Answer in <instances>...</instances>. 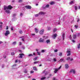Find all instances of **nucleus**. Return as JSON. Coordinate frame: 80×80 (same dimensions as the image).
<instances>
[{
	"mask_svg": "<svg viewBox=\"0 0 80 80\" xmlns=\"http://www.w3.org/2000/svg\"><path fill=\"white\" fill-rule=\"evenodd\" d=\"M12 8H13V7H12L11 5H9L7 7L6 6H4V10H6L7 9H8L9 10H11Z\"/></svg>",
	"mask_w": 80,
	"mask_h": 80,
	"instance_id": "1",
	"label": "nucleus"
},
{
	"mask_svg": "<svg viewBox=\"0 0 80 80\" xmlns=\"http://www.w3.org/2000/svg\"><path fill=\"white\" fill-rule=\"evenodd\" d=\"M10 33V31L9 30H7L6 31V33H5V36H8Z\"/></svg>",
	"mask_w": 80,
	"mask_h": 80,
	"instance_id": "2",
	"label": "nucleus"
},
{
	"mask_svg": "<svg viewBox=\"0 0 80 80\" xmlns=\"http://www.w3.org/2000/svg\"><path fill=\"white\" fill-rule=\"evenodd\" d=\"M25 8H26L27 9H30L32 8V7L30 6H26L25 7Z\"/></svg>",
	"mask_w": 80,
	"mask_h": 80,
	"instance_id": "3",
	"label": "nucleus"
},
{
	"mask_svg": "<svg viewBox=\"0 0 80 80\" xmlns=\"http://www.w3.org/2000/svg\"><path fill=\"white\" fill-rule=\"evenodd\" d=\"M44 32V29H42L39 31V34L40 35H42L43 34V33Z\"/></svg>",
	"mask_w": 80,
	"mask_h": 80,
	"instance_id": "4",
	"label": "nucleus"
},
{
	"mask_svg": "<svg viewBox=\"0 0 80 80\" xmlns=\"http://www.w3.org/2000/svg\"><path fill=\"white\" fill-rule=\"evenodd\" d=\"M69 73H73L74 74L75 73V71L74 69H72L70 70Z\"/></svg>",
	"mask_w": 80,
	"mask_h": 80,
	"instance_id": "5",
	"label": "nucleus"
},
{
	"mask_svg": "<svg viewBox=\"0 0 80 80\" xmlns=\"http://www.w3.org/2000/svg\"><path fill=\"white\" fill-rule=\"evenodd\" d=\"M45 40L44 39H42V38H40L38 40L39 42H44Z\"/></svg>",
	"mask_w": 80,
	"mask_h": 80,
	"instance_id": "6",
	"label": "nucleus"
},
{
	"mask_svg": "<svg viewBox=\"0 0 80 80\" xmlns=\"http://www.w3.org/2000/svg\"><path fill=\"white\" fill-rule=\"evenodd\" d=\"M20 56L19 57V58H23V56L25 55L23 53H20L19 54Z\"/></svg>",
	"mask_w": 80,
	"mask_h": 80,
	"instance_id": "7",
	"label": "nucleus"
},
{
	"mask_svg": "<svg viewBox=\"0 0 80 80\" xmlns=\"http://www.w3.org/2000/svg\"><path fill=\"white\" fill-rule=\"evenodd\" d=\"M5 12H6V13H10V11L8 9L6 10Z\"/></svg>",
	"mask_w": 80,
	"mask_h": 80,
	"instance_id": "8",
	"label": "nucleus"
},
{
	"mask_svg": "<svg viewBox=\"0 0 80 80\" xmlns=\"http://www.w3.org/2000/svg\"><path fill=\"white\" fill-rule=\"evenodd\" d=\"M39 15H44L45 14V13H44V12H39Z\"/></svg>",
	"mask_w": 80,
	"mask_h": 80,
	"instance_id": "9",
	"label": "nucleus"
},
{
	"mask_svg": "<svg viewBox=\"0 0 80 80\" xmlns=\"http://www.w3.org/2000/svg\"><path fill=\"white\" fill-rule=\"evenodd\" d=\"M35 32L37 33H38V29L37 28H35Z\"/></svg>",
	"mask_w": 80,
	"mask_h": 80,
	"instance_id": "10",
	"label": "nucleus"
},
{
	"mask_svg": "<svg viewBox=\"0 0 80 80\" xmlns=\"http://www.w3.org/2000/svg\"><path fill=\"white\" fill-rule=\"evenodd\" d=\"M73 38L75 39L77 38V34H74L73 36Z\"/></svg>",
	"mask_w": 80,
	"mask_h": 80,
	"instance_id": "11",
	"label": "nucleus"
},
{
	"mask_svg": "<svg viewBox=\"0 0 80 80\" xmlns=\"http://www.w3.org/2000/svg\"><path fill=\"white\" fill-rule=\"evenodd\" d=\"M46 42L47 43V44H48V43H50V40L49 39L47 40L46 41Z\"/></svg>",
	"mask_w": 80,
	"mask_h": 80,
	"instance_id": "12",
	"label": "nucleus"
},
{
	"mask_svg": "<svg viewBox=\"0 0 80 80\" xmlns=\"http://www.w3.org/2000/svg\"><path fill=\"white\" fill-rule=\"evenodd\" d=\"M58 69H57V68H55V71H54V73H57V72H58Z\"/></svg>",
	"mask_w": 80,
	"mask_h": 80,
	"instance_id": "13",
	"label": "nucleus"
},
{
	"mask_svg": "<svg viewBox=\"0 0 80 80\" xmlns=\"http://www.w3.org/2000/svg\"><path fill=\"white\" fill-rule=\"evenodd\" d=\"M57 33H55L53 35V37H54V38H55L57 37Z\"/></svg>",
	"mask_w": 80,
	"mask_h": 80,
	"instance_id": "14",
	"label": "nucleus"
},
{
	"mask_svg": "<svg viewBox=\"0 0 80 80\" xmlns=\"http://www.w3.org/2000/svg\"><path fill=\"white\" fill-rule=\"evenodd\" d=\"M54 4H55V2L53 1H52L50 3V5H54Z\"/></svg>",
	"mask_w": 80,
	"mask_h": 80,
	"instance_id": "15",
	"label": "nucleus"
},
{
	"mask_svg": "<svg viewBox=\"0 0 80 80\" xmlns=\"http://www.w3.org/2000/svg\"><path fill=\"white\" fill-rule=\"evenodd\" d=\"M69 67V66H68V64H65V68H67Z\"/></svg>",
	"mask_w": 80,
	"mask_h": 80,
	"instance_id": "16",
	"label": "nucleus"
},
{
	"mask_svg": "<svg viewBox=\"0 0 80 80\" xmlns=\"http://www.w3.org/2000/svg\"><path fill=\"white\" fill-rule=\"evenodd\" d=\"M63 60H64V59L61 58L59 60V62H63Z\"/></svg>",
	"mask_w": 80,
	"mask_h": 80,
	"instance_id": "17",
	"label": "nucleus"
},
{
	"mask_svg": "<svg viewBox=\"0 0 80 80\" xmlns=\"http://www.w3.org/2000/svg\"><path fill=\"white\" fill-rule=\"evenodd\" d=\"M62 36L63 38V40H64V38H65V33H63Z\"/></svg>",
	"mask_w": 80,
	"mask_h": 80,
	"instance_id": "18",
	"label": "nucleus"
},
{
	"mask_svg": "<svg viewBox=\"0 0 80 80\" xmlns=\"http://www.w3.org/2000/svg\"><path fill=\"white\" fill-rule=\"evenodd\" d=\"M74 27L76 28H78V25H75L74 26Z\"/></svg>",
	"mask_w": 80,
	"mask_h": 80,
	"instance_id": "19",
	"label": "nucleus"
},
{
	"mask_svg": "<svg viewBox=\"0 0 80 80\" xmlns=\"http://www.w3.org/2000/svg\"><path fill=\"white\" fill-rule=\"evenodd\" d=\"M70 57H68L67 58L66 60L68 61V60H70Z\"/></svg>",
	"mask_w": 80,
	"mask_h": 80,
	"instance_id": "20",
	"label": "nucleus"
},
{
	"mask_svg": "<svg viewBox=\"0 0 80 80\" xmlns=\"http://www.w3.org/2000/svg\"><path fill=\"white\" fill-rule=\"evenodd\" d=\"M59 56L60 57H62V53L61 52H59Z\"/></svg>",
	"mask_w": 80,
	"mask_h": 80,
	"instance_id": "21",
	"label": "nucleus"
},
{
	"mask_svg": "<svg viewBox=\"0 0 80 80\" xmlns=\"http://www.w3.org/2000/svg\"><path fill=\"white\" fill-rule=\"evenodd\" d=\"M17 43V42H13V43H12V45H16Z\"/></svg>",
	"mask_w": 80,
	"mask_h": 80,
	"instance_id": "22",
	"label": "nucleus"
},
{
	"mask_svg": "<svg viewBox=\"0 0 80 80\" xmlns=\"http://www.w3.org/2000/svg\"><path fill=\"white\" fill-rule=\"evenodd\" d=\"M33 69L34 70H37V68L35 67H33Z\"/></svg>",
	"mask_w": 80,
	"mask_h": 80,
	"instance_id": "23",
	"label": "nucleus"
},
{
	"mask_svg": "<svg viewBox=\"0 0 80 80\" xmlns=\"http://www.w3.org/2000/svg\"><path fill=\"white\" fill-rule=\"evenodd\" d=\"M39 15L40 14H39V13L38 14H35V17H38V15Z\"/></svg>",
	"mask_w": 80,
	"mask_h": 80,
	"instance_id": "24",
	"label": "nucleus"
},
{
	"mask_svg": "<svg viewBox=\"0 0 80 80\" xmlns=\"http://www.w3.org/2000/svg\"><path fill=\"white\" fill-rule=\"evenodd\" d=\"M38 63H39V61H36L34 62V64H37Z\"/></svg>",
	"mask_w": 80,
	"mask_h": 80,
	"instance_id": "25",
	"label": "nucleus"
},
{
	"mask_svg": "<svg viewBox=\"0 0 80 80\" xmlns=\"http://www.w3.org/2000/svg\"><path fill=\"white\" fill-rule=\"evenodd\" d=\"M73 1H71L69 3V5H72V4H73Z\"/></svg>",
	"mask_w": 80,
	"mask_h": 80,
	"instance_id": "26",
	"label": "nucleus"
},
{
	"mask_svg": "<svg viewBox=\"0 0 80 80\" xmlns=\"http://www.w3.org/2000/svg\"><path fill=\"white\" fill-rule=\"evenodd\" d=\"M32 56H33V55L32 54H29L28 56V57H32Z\"/></svg>",
	"mask_w": 80,
	"mask_h": 80,
	"instance_id": "27",
	"label": "nucleus"
},
{
	"mask_svg": "<svg viewBox=\"0 0 80 80\" xmlns=\"http://www.w3.org/2000/svg\"><path fill=\"white\" fill-rule=\"evenodd\" d=\"M46 8H48L49 7V5L48 4H47L46 6H45Z\"/></svg>",
	"mask_w": 80,
	"mask_h": 80,
	"instance_id": "28",
	"label": "nucleus"
},
{
	"mask_svg": "<svg viewBox=\"0 0 80 80\" xmlns=\"http://www.w3.org/2000/svg\"><path fill=\"white\" fill-rule=\"evenodd\" d=\"M28 72V71H27V69H25V70L24 71V73H27Z\"/></svg>",
	"mask_w": 80,
	"mask_h": 80,
	"instance_id": "29",
	"label": "nucleus"
},
{
	"mask_svg": "<svg viewBox=\"0 0 80 80\" xmlns=\"http://www.w3.org/2000/svg\"><path fill=\"white\" fill-rule=\"evenodd\" d=\"M57 31V29L56 28H55L54 30H53V32H55Z\"/></svg>",
	"mask_w": 80,
	"mask_h": 80,
	"instance_id": "30",
	"label": "nucleus"
},
{
	"mask_svg": "<svg viewBox=\"0 0 80 80\" xmlns=\"http://www.w3.org/2000/svg\"><path fill=\"white\" fill-rule=\"evenodd\" d=\"M46 78V77H44L43 78H41V80H44V79H45Z\"/></svg>",
	"mask_w": 80,
	"mask_h": 80,
	"instance_id": "31",
	"label": "nucleus"
},
{
	"mask_svg": "<svg viewBox=\"0 0 80 80\" xmlns=\"http://www.w3.org/2000/svg\"><path fill=\"white\" fill-rule=\"evenodd\" d=\"M19 33H20L21 34H22V33H23V32L22 30L20 31Z\"/></svg>",
	"mask_w": 80,
	"mask_h": 80,
	"instance_id": "32",
	"label": "nucleus"
},
{
	"mask_svg": "<svg viewBox=\"0 0 80 80\" xmlns=\"http://www.w3.org/2000/svg\"><path fill=\"white\" fill-rule=\"evenodd\" d=\"M37 53H38V55H40V52H38Z\"/></svg>",
	"mask_w": 80,
	"mask_h": 80,
	"instance_id": "33",
	"label": "nucleus"
},
{
	"mask_svg": "<svg viewBox=\"0 0 80 80\" xmlns=\"http://www.w3.org/2000/svg\"><path fill=\"white\" fill-rule=\"evenodd\" d=\"M37 60V57L33 59V60H34V61H35V60Z\"/></svg>",
	"mask_w": 80,
	"mask_h": 80,
	"instance_id": "34",
	"label": "nucleus"
},
{
	"mask_svg": "<svg viewBox=\"0 0 80 80\" xmlns=\"http://www.w3.org/2000/svg\"><path fill=\"white\" fill-rule=\"evenodd\" d=\"M78 48H80V44H79L78 46Z\"/></svg>",
	"mask_w": 80,
	"mask_h": 80,
	"instance_id": "35",
	"label": "nucleus"
},
{
	"mask_svg": "<svg viewBox=\"0 0 80 80\" xmlns=\"http://www.w3.org/2000/svg\"><path fill=\"white\" fill-rule=\"evenodd\" d=\"M67 52L68 53H70L71 52L69 50H68L67 51Z\"/></svg>",
	"mask_w": 80,
	"mask_h": 80,
	"instance_id": "36",
	"label": "nucleus"
},
{
	"mask_svg": "<svg viewBox=\"0 0 80 80\" xmlns=\"http://www.w3.org/2000/svg\"><path fill=\"white\" fill-rule=\"evenodd\" d=\"M69 38L70 39V40H72V35H70L69 37Z\"/></svg>",
	"mask_w": 80,
	"mask_h": 80,
	"instance_id": "37",
	"label": "nucleus"
},
{
	"mask_svg": "<svg viewBox=\"0 0 80 80\" xmlns=\"http://www.w3.org/2000/svg\"><path fill=\"white\" fill-rule=\"evenodd\" d=\"M53 61H54V62H57V59H56V58H53Z\"/></svg>",
	"mask_w": 80,
	"mask_h": 80,
	"instance_id": "38",
	"label": "nucleus"
},
{
	"mask_svg": "<svg viewBox=\"0 0 80 80\" xmlns=\"http://www.w3.org/2000/svg\"><path fill=\"white\" fill-rule=\"evenodd\" d=\"M11 54L12 55H13L15 54V53H14V52H11Z\"/></svg>",
	"mask_w": 80,
	"mask_h": 80,
	"instance_id": "39",
	"label": "nucleus"
},
{
	"mask_svg": "<svg viewBox=\"0 0 80 80\" xmlns=\"http://www.w3.org/2000/svg\"><path fill=\"white\" fill-rule=\"evenodd\" d=\"M16 15H17V14H13L12 15V17H15V16H16Z\"/></svg>",
	"mask_w": 80,
	"mask_h": 80,
	"instance_id": "40",
	"label": "nucleus"
},
{
	"mask_svg": "<svg viewBox=\"0 0 80 80\" xmlns=\"http://www.w3.org/2000/svg\"><path fill=\"white\" fill-rule=\"evenodd\" d=\"M22 2V0H19L18 1V2H19L20 3H21V2Z\"/></svg>",
	"mask_w": 80,
	"mask_h": 80,
	"instance_id": "41",
	"label": "nucleus"
},
{
	"mask_svg": "<svg viewBox=\"0 0 80 80\" xmlns=\"http://www.w3.org/2000/svg\"><path fill=\"white\" fill-rule=\"evenodd\" d=\"M34 73V71H31L30 72V73Z\"/></svg>",
	"mask_w": 80,
	"mask_h": 80,
	"instance_id": "42",
	"label": "nucleus"
},
{
	"mask_svg": "<svg viewBox=\"0 0 80 80\" xmlns=\"http://www.w3.org/2000/svg\"><path fill=\"white\" fill-rule=\"evenodd\" d=\"M61 68H62V66H60V67L58 69L60 70Z\"/></svg>",
	"mask_w": 80,
	"mask_h": 80,
	"instance_id": "43",
	"label": "nucleus"
},
{
	"mask_svg": "<svg viewBox=\"0 0 80 80\" xmlns=\"http://www.w3.org/2000/svg\"><path fill=\"white\" fill-rule=\"evenodd\" d=\"M70 55H71V53H69L67 54V56H70Z\"/></svg>",
	"mask_w": 80,
	"mask_h": 80,
	"instance_id": "44",
	"label": "nucleus"
},
{
	"mask_svg": "<svg viewBox=\"0 0 80 80\" xmlns=\"http://www.w3.org/2000/svg\"><path fill=\"white\" fill-rule=\"evenodd\" d=\"M2 28V25H0V30H1Z\"/></svg>",
	"mask_w": 80,
	"mask_h": 80,
	"instance_id": "45",
	"label": "nucleus"
},
{
	"mask_svg": "<svg viewBox=\"0 0 80 80\" xmlns=\"http://www.w3.org/2000/svg\"><path fill=\"white\" fill-rule=\"evenodd\" d=\"M41 52L43 53L44 52H45V50H42L41 51Z\"/></svg>",
	"mask_w": 80,
	"mask_h": 80,
	"instance_id": "46",
	"label": "nucleus"
},
{
	"mask_svg": "<svg viewBox=\"0 0 80 80\" xmlns=\"http://www.w3.org/2000/svg\"><path fill=\"white\" fill-rule=\"evenodd\" d=\"M58 52V50L56 49L54 50V52Z\"/></svg>",
	"mask_w": 80,
	"mask_h": 80,
	"instance_id": "47",
	"label": "nucleus"
},
{
	"mask_svg": "<svg viewBox=\"0 0 80 80\" xmlns=\"http://www.w3.org/2000/svg\"><path fill=\"white\" fill-rule=\"evenodd\" d=\"M75 10H77V6H75Z\"/></svg>",
	"mask_w": 80,
	"mask_h": 80,
	"instance_id": "48",
	"label": "nucleus"
},
{
	"mask_svg": "<svg viewBox=\"0 0 80 80\" xmlns=\"http://www.w3.org/2000/svg\"><path fill=\"white\" fill-rule=\"evenodd\" d=\"M43 38H45V39H46V36H43Z\"/></svg>",
	"mask_w": 80,
	"mask_h": 80,
	"instance_id": "49",
	"label": "nucleus"
},
{
	"mask_svg": "<svg viewBox=\"0 0 80 80\" xmlns=\"http://www.w3.org/2000/svg\"><path fill=\"white\" fill-rule=\"evenodd\" d=\"M19 52L21 53H22V51L21 50H19Z\"/></svg>",
	"mask_w": 80,
	"mask_h": 80,
	"instance_id": "50",
	"label": "nucleus"
},
{
	"mask_svg": "<svg viewBox=\"0 0 80 80\" xmlns=\"http://www.w3.org/2000/svg\"><path fill=\"white\" fill-rule=\"evenodd\" d=\"M70 61H72V60H73V58H72L71 59H70Z\"/></svg>",
	"mask_w": 80,
	"mask_h": 80,
	"instance_id": "51",
	"label": "nucleus"
},
{
	"mask_svg": "<svg viewBox=\"0 0 80 80\" xmlns=\"http://www.w3.org/2000/svg\"><path fill=\"white\" fill-rule=\"evenodd\" d=\"M6 30H8V26H6Z\"/></svg>",
	"mask_w": 80,
	"mask_h": 80,
	"instance_id": "52",
	"label": "nucleus"
},
{
	"mask_svg": "<svg viewBox=\"0 0 80 80\" xmlns=\"http://www.w3.org/2000/svg\"><path fill=\"white\" fill-rule=\"evenodd\" d=\"M46 8V7H42V8H43V9H45V8Z\"/></svg>",
	"mask_w": 80,
	"mask_h": 80,
	"instance_id": "53",
	"label": "nucleus"
},
{
	"mask_svg": "<svg viewBox=\"0 0 80 80\" xmlns=\"http://www.w3.org/2000/svg\"><path fill=\"white\" fill-rule=\"evenodd\" d=\"M79 21H80V19H79V18H78L77 22H79Z\"/></svg>",
	"mask_w": 80,
	"mask_h": 80,
	"instance_id": "54",
	"label": "nucleus"
},
{
	"mask_svg": "<svg viewBox=\"0 0 80 80\" xmlns=\"http://www.w3.org/2000/svg\"><path fill=\"white\" fill-rule=\"evenodd\" d=\"M17 66V64H14V65H13V67H14V66Z\"/></svg>",
	"mask_w": 80,
	"mask_h": 80,
	"instance_id": "55",
	"label": "nucleus"
},
{
	"mask_svg": "<svg viewBox=\"0 0 80 80\" xmlns=\"http://www.w3.org/2000/svg\"><path fill=\"white\" fill-rule=\"evenodd\" d=\"M49 76H50V77H52V75L51 74H49Z\"/></svg>",
	"mask_w": 80,
	"mask_h": 80,
	"instance_id": "56",
	"label": "nucleus"
},
{
	"mask_svg": "<svg viewBox=\"0 0 80 80\" xmlns=\"http://www.w3.org/2000/svg\"><path fill=\"white\" fill-rule=\"evenodd\" d=\"M72 42H73V43H74V42H75L74 40H72Z\"/></svg>",
	"mask_w": 80,
	"mask_h": 80,
	"instance_id": "57",
	"label": "nucleus"
},
{
	"mask_svg": "<svg viewBox=\"0 0 80 80\" xmlns=\"http://www.w3.org/2000/svg\"><path fill=\"white\" fill-rule=\"evenodd\" d=\"M22 45V42H19V45Z\"/></svg>",
	"mask_w": 80,
	"mask_h": 80,
	"instance_id": "58",
	"label": "nucleus"
},
{
	"mask_svg": "<svg viewBox=\"0 0 80 80\" xmlns=\"http://www.w3.org/2000/svg\"><path fill=\"white\" fill-rule=\"evenodd\" d=\"M18 62V61L17 60H16L15 61V62L17 63Z\"/></svg>",
	"mask_w": 80,
	"mask_h": 80,
	"instance_id": "59",
	"label": "nucleus"
},
{
	"mask_svg": "<svg viewBox=\"0 0 80 80\" xmlns=\"http://www.w3.org/2000/svg\"><path fill=\"white\" fill-rule=\"evenodd\" d=\"M22 15H23V14L22 13H20V16H22Z\"/></svg>",
	"mask_w": 80,
	"mask_h": 80,
	"instance_id": "60",
	"label": "nucleus"
},
{
	"mask_svg": "<svg viewBox=\"0 0 80 80\" xmlns=\"http://www.w3.org/2000/svg\"><path fill=\"white\" fill-rule=\"evenodd\" d=\"M11 30H13V28H11Z\"/></svg>",
	"mask_w": 80,
	"mask_h": 80,
	"instance_id": "61",
	"label": "nucleus"
},
{
	"mask_svg": "<svg viewBox=\"0 0 80 80\" xmlns=\"http://www.w3.org/2000/svg\"><path fill=\"white\" fill-rule=\"evenodd\" d=\"M32 35H35V34L34 33L32 34Z\"/></svg>",
	"mask_w": 80,
	"mask_h": 80,
	"instance_id": "62",
	"label": "nucleus"
},
{
	"mask_svg": "<svg viewBox=\"0 0 80 80\" xmlns=\"http://www.w3.org/2000/svg\"><path fill=\"white\" fill-rule=\"evenodd\" d=\"M32 80H36V79L35 78H33L32 79Z\"/></svg>",
	"mask_w": 80,
	"mask_h": 80,
	"instance_id": "63",
	"label": "nucleus"
},
{
	"mask_svg": "<svg viewBox=\"0 0 80 80\" xmlns=\"http://www.w3.org/2000/svg\"><path fill=\"white\" fill-rule=\"evenodd\" d=\"M33 55H35V52H34L33 53Z\"/></svg>",
	"mask_w": 80,
	"mask_h": 80,
	"instance_id": "64",
	"label": "nucleus"
}]
</instances>
